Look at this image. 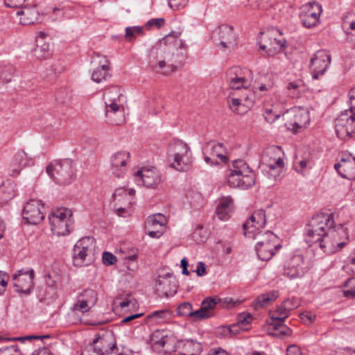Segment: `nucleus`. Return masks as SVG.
<instances>
[{"label": "nucleus", "instance_id": "7c9ffc66", "mask_svg": "<svg viewBox=\"0 0 355 355\" xmlns=\"http://www.w3.org/2000/svg\"><path fill=\"white\" fill-rule=\"evenodd\" d=\"M27 165V155L24 150H19L16 153L12 158L9 167L8 173L10 176H17L21 169Z\"/></svg>", "mask_w": 355, "mask_h": 355}, {"label": "nucleus", "instance_id": "49530a36", "mask_svg": "<svg viewBox=\"0 0 355 355\" xmlns=\"http://www.w3.org/2000/svg\"><path fill=\"white\" fill-rule=\"evenodd\" d=\"M93 306H90L89 304H87V302H85L82 300V298L78 297L77 302L74 303L71 307V311L84 313L88 312Z\"/></svg>", "mask_w": 355, "mask_h": 355}, {"label": "nucleus", "instance_id": "f03ea898", "mask_svg": "<svg viewBox=\"0 0 355 355\" xmlns=\"http://www.w3.org/2000/svg\"><path fill=\"white\" fill-rule=\"evenodd\" d=\"M181 32L172 31L150 51L152 68L163 75H169L181 66L187 58V45L180 39Z\"/></svg>", "mask_w": 355, "mask_h": 355}, {"label": "nucleus", "instance_id": "0e129e2a", "mask_svg": "<svg viewBox=\"0 0 355 355\" xmlns=\"http://www.w3.org/2000/svg\"><path fill=\"white\" fill-rule=\"evenodd\" d=\"M195 272H196L197 275L199 277H202V276L206 275L207 271H206L205 264L202 261H199L198 263L197 268L195 270Z\"/></svg>", "mask_w": 355, "mask_h": 355}, {"label": "nucleus", "instance_id": "2eb2a0df", "mask_svg": "<svg viewBox=\"0 0 355 355\" xmlns=\"http://www.w3.org/2000/svg\"><path fill=\"white\" fill-rule=\"evenodd\" d=\"M35 272L33 268L20 269L12 275L15 291L19 293L29 294L34 287Z\"/></svg>", "mask_w": 355, "mask_h": 355}, {"label": "nucleus", "instance_id": "72a5a7b5", "mask_svg": "<svg viewBox=\"0 0 355 355\" xmlns=\"http://www.w3.org/2000/svg\"><path fill=\"white\" fill-rule=\"evenodd\" d=\"M277 297L278 293L277 291H270L263 293L256 298L252 306L254 309L259 310L270 305L277 298Z\"/></svg>", "mask_w": 355, "mask_h": 355}, {"label": "nucleus", "instance_id": "7ed1b4c3", "mask_svg": "<svg viewBox=\"0 0 355 355\" xmlns=\"http://www.w3.org/2000/svg\"><path fill=\"white\" fill-rule=\"evenodd\" d=\"M105 117L107 123L121 125L126 122L125 103L126 98L118 86L106 88L103 92Z\"/></svg>", "mask_w": 355, "mask_h": 355}, {"label": "nucleus", "instance_id": "a19ab883", "mask_svg": "<svg viewBox=\"0 0 355 355\" xmlns=\"http://www.w3.org/2000/svg\"><path fill=\"white\" fill-rule=\"evenodd\" d=\"M196 313V311H193L192 310V305L189 302H183L177 309L178 315L190 317L196 320H198Z\"/></svg>", "mask_w": 355, "mask_h": 355}, {"label": "nucleus", "instance_id": "ddd939ff", "mask_svg": "<svg viewBox=\"0 0 355 355\" xmlns=\"http://www.w3.org/2000/svg\"><path fill=\"white\" fill-rule=\"evenodd\" d=\"M266 223L265 211L263 209L254 211L243 225L244 235L250 239H257L260 234H263L261 230L264 227Z\"/></svg>", "mask_w": 355, "mask_h": 355}, {"label": "nucleus", "instance_id": "6e6d98bb", "mask_svg": "<svg viewBox=\"0 0 355 355\" xmlns=\"http://www.w3.org/2000/svg\"><path fill=\"white\" fill-rule=\"evenodd\" d=\"M164 24V18L151 19L146 23L145 27L148 30L150 29L153 26H155L157 28H159L162 26H163Z\"/></svg>", "mask_w": 355, "mask_h": 355}, {"label": "nucleus", "instance_id": "dca6fc26", "mask_svg": "<svg viewBox=\"0 0 355 355\" xmlns=\"http://www.w3.org/2000/svg\"><path fill=\"white\" fill-rule=\"evenodd\" d=\"M247 74H251V71L248 69H242L239 67L230 68L227 73V82L230 89L248 91L249 81L246 78Z\"/></svg>", "mask_w": 355, "mask_h": 355}, {"label": "nucleus", "instance_id": "f8f14e48", "mask_svg": "<svg viewBox=\"0 0 355 355\" xmlns=\"http://www.w3.org/2000/svg\"><path fill=\"white\" fill-rule=\"evenodd\" d=\"M202 153L205 161L210 165L227 162V150L221 143L214 141L207 142L202 148Z\"/></svg>", "mask_w": 355, "mask_h": 355}, {"label": "nucleus", "instance_id": "69168bd1", "mask_svg": "<svg viewBox=\"0 0 355 355\" xmlns=\"http://www.w3.org/2000/svg\"><path fill=\"white\" fill-rule=\"evenodd\" d=\"M287 355H304L296 345H291L287 348Z\"/></svg>", "mask_w": 355, "mask_h": 355}, {"label": "nucleus", "instance_id": "4468645a", "mask_svg": "<svg viewBox=\"0 0 355 355\" xmlns=\"http://www.w3.org/2000/svg\"><path fill=\"white\" fill-rule=\"evenodd\" d=\"M214 41L218 42L223 49H234L237 43V35L232 26L222 24L212 33Z\"/></svg>", "mask_w": 355, "mask_h": 355}, {"label": "nucleus", "instance_id": "6e6552de", "mask_svg": "<svg viewBox=\"0 0 355 355\" xmlns=\"http://www.w3.org/2000/svg\"><path fill=\"white\" fill-rule=\"evenodd\" d=\"M72 211L66 207L53 210L49 216L52 232L57 236H66L73 229Z\"/></svg>", "mask_w": 355, "mask_h": 355}, {"label": "nucleus", "instance_id": "4c0bfd02", "mask_svg": "<svg viewBox=\"0 0 355 355\" xmlns=\"http://www.w3.org/2000/svg\"><path fill=\"white\" fill-rule=\"evenodd\" d=\"M231 110L234 112L240 113L239 107L241 106L243 103H253V94H245L243 97L241 98H232L228 101Z\"/></svg>", "mask_w": 355, "mask_h": 355}, {"label": "nucleus", "instance_id": "3c124183", "mask_svg": "<svg viewBox=\"0 0 355 355\" xmlns=\"http://www.w3.org/2000/svg\"><path fill=\"white\" fill-rule=\"evenodd\" d=\"M263 115L268 123H272L280 117L281 113L275 110L274 107H271L266 108L263 110Z\"/></svg>", "mask_w": 355, "mask_h": 355}, {"label": "nucleus", "instance_id": "9d476101", "mask_svg": "<svg viewBox=\"0 0 355 355\" xmlns=\"http://www.w3.org/2000/svg\"><path fill=\"white\" fill-rule=\"evenodd\" d=\"M257 239L258 241L255 250L258 257L262 261L270 260L282 247L279 238L270 231L265 232Z\"/></svg>", "mask_w": 355, "mask_h": 355}, {"label": "nucleus", "instance_id": "a211bd4d", "mask_svg": "<svg viewBox=\"0 0 355 355\" xmlns=\"http://www.w3.org/2000/svg\"><path fill=\"white\" fill-rule=\"evenodd\" d=\"M114 200L118 202L115 207V213L119 216H130L132 213V201L133 200V189L127 191L119 189L114 193Z\"/></svg>", "mask_w": 355, "mask_h": 355}, {"label": "nucleus", "instance_id": "de8ad7c7", "mask_svg": "<svg viewBox=\"0 0 355 355\" xmlns=\"http://www.w3.org/2000/svg\"><path fill=\"white\" fill-rule=\"evenodd\" d=\"M241 329H243L242 327L239 325L237 323L232 324L229 327H222L218 329V333L223 336H227L228 334H237Z\"/></svg>", "mask_w": 355, "mask_h": 355}, {"label": "nucleus", "instance_id": "f704fd0d", "mask_svg": "<svg viewBox=\"0 0 355 355\" xmlns=\"http://www.w3.org/2000/svg\"><path fill=\"white\" fill-rule=\"evenodd\" d=\"M342 26L347 35V40L349 42L355 43V41H354L349 37V35L352 34V32L355 31V12H348L347 15H345L343 19Z\"/></svg>", "mask_w": 355, "mask_h": 355}, {"label": "nucleus", "instance_id": "37998d69", "mask_svg": "<svg viewBox=\"0 0 355 355\" xmlns=\"http://www.w3.org/2000/svg\"><path fill=\"white\" fill-rule=\"evenodd\" d=\"M276 0H248L249 6L252 9L261 10H268L271 8Z\"/></svg>", "mask_w": 355, "mask_h": 355}, {"label": "nucleus", "instance_id": "8fccbe9b", "mask_svg": "<svg viewBox=\"0 0 355 355\" xmlns=\"http://www.w3.org/2000/svg\"><path fill=\"white\" fill-rule=\"evenodd\" d=\"M13 71L11 66H0V80L4 83H9L11 80Z\"/></svg>", "mask_w": 355, "mask_h": 355}, {"label": "nucleus", "instance_id": "bf43d9fd", "mask_svg": "<svg viewBox=\"0 0 355 355\" xmlns=\"http://www.w3.org/2000/svg\"><path fill=\"white\" fill-rule=\"evenodd\" d=\"M347 264L345 266L346 271L347 272H351L353 274H355V253L354 254H351L347 261Z\"/></svg>", "mask_w": 355, "mask_h": 355}, {"label": "nucleus", "instance_id": "b1692460", "mask_svg": "<svg viewBox=\"0 0 355 355\" xmlns=\"http://www.w3.org/2000/svg\"><path fill=\"white\" fill-rule=\"evenodd\" d=\"M44 207L41 201L31 200L24 207L23 218L28 223L36 225L44 220Z\"/></svg>", "mask_w": 355, "mask_h": 355}, {"label": "nucleus", "instance_id": "c85d7f7f", "mask_svg": "<svg viewBox=\"0 0 355 355\" xmlns=\"http://www.w3.org/2000/svg\"><path fill=\"white\" fill-rule=\"evenodd\" d=\"M116 348L115 344L111 343L107 338L98 336L95 338L92 343L87 347L97 355H105L110 354Z\"/></svg>", "mask_w": 355, "mask_h": 355}, {"label": "nucleus", "instance_id": "09e8293b", "mask_svg": "<svg viewBox=\"0 0 355 355\" xmlns=\"http://www.w3.org/2000/svg\"><path fill=\"white\" fill-rule=\"evenodd\" d=\"M349 289L343 291V295L347 298L355 297V277L349 278L344 284Z\"/></svg>", "mask_w": 355, "mask_h": 355}, {"label": "nucleus", "instance_id": "052dcab7", "mask_svg": "<svg viewBox=\"0 0 355 355\" xmlns=\"http://www.w3.org/2000/svg\"><path fill=\"white\" fill-rule=\"evenodd\" d=\"M26 0H4L5 5L9 8H20Z\"/></svg>", "mask_w": 355, "mask_h": 355}, {"label": "nucleus", "instance_id": "5fc2aeb1", "mask_svg": "<svg viewBox=\"0 0 355 355\" xmlns=\"http://www.w3.org/2000/svg\"><path fill=\"white\" fill-rule=\"evenodd\" d=\"M102 261L105 266H111L114 265L117 261V259L112 253L104 252L102 255Z\"/></svg>", "mask_w": 355, "mask_h": 355}, {"label": "nucleus", "instance_id": "338daca9", "mask_svg": "<svg viewBox=\"0 0 355 355\" xmlns=\"http://www.w3.org/2000/svg\"><path fill=\"white\" fill-rule=\"evenodd\" d=\"M207 355H230L225 349L220 347L210 349Z\"/></svg>", "mask_w": 355, "mask_h": 355}, {"label": "nucleus", "instance_id": "c03bdc74", "mask_svg": "<svg viewBox=\"0 0 355 355\" xmlns=\"http://www.w3.org/2000/svg\"><path fill=\"white\" fill-rule=\"evenodd\" d=\"M268 324L277 331V333L273 334L274 335L290 336L292 334V330L284 324V322H275L268 320Z\"/></svg>", "mask_w": 355, "mask_h": 355}, {"label": "nucleus", "instance_id": "79ce46f5", "mask_svg": "<svg viewBox=\"0 0 355 355\" xmlns=\"http://www.w3.org/2000/svg\"><path fill=\"white\" fill-rule=\"evenodd\" d=\"M171 315V312L168 310H159L155 311L150 314H148L144 318V324H149L151 320L155 322H159L161 319H165L167 316Z\"/></svg>", "mask_w": 355, "mask_h": 355}, {"label": "nucleus", "instance_id": "58836bf2", "mask_svg": "<svg viewBox=\"0 0 355 355\" xmlns=\"http://www.w3.org/2000/svg\"><path fill=\"white\" fill-rule=\"evenodd\" d=\"M33 55L37 59H45L49 56V45L43 40H37L33 50Z\"/></svg>", "mask_w": 355, "mask_h": 355}, {"label": "nucleus", "instance_id": "393cba45", "mask_svg": "<svg viewBox=\"0 0 355 355\" xmlns=\"http://www.w3.org/2000/svg\"><path fill=\"white\" fill-rule=\"evenodd\" d=\"M227 183L232 188L247 189L255 183V175H245L241 173L230 171L227 174Z\"/></svg>", "mask_w": 355, "mask_h": 355}, {"label": "nucleus", "instance_id": "1a4fd4ad", "mask_svg": "<svg viewBox=\"0 0 355 355\" xmlns=\"http://www.w3.org/2000/svg\"><path fill=\"white\" fill-rule=\"evenodd\" d=\"M46 173L57 184H69L74 178V165L70 159L55 161L46 167Z\"/></svg>", "mask_w": 355, "mask_h": 355}, {"label": "nucleus", "instance_id": "cd10ccee", "mask_svg": "<svg viewBox=\"0 0 355 355\" xmlns=\"http://www.w3.org/2000/svg\"><path fill=\"white\" fill-rule=\"evenodd\" d=\"M221 300L218 296L206 297L201 303V306L196 310V315L198 320H206L214 316V311Z\"/></svg>", "mask_w": 355, "mask_h": 355}, {"label": "nucleus", "instance_id": "774afa93", "mask_svg": "<svg viewBox=\"0 0 355 355\" xmlns=\"http://www.w3.org/2000/svg\"><path fill=\"white\" fill-rule=\"evenodd\" d=\"M304 322L311 323L315 319V315L311 313H302L300 316Z\"/></svg>", "mask_w": 355, "mask_h": 355}, {"label": "nucleus", "instance_id": "864d4df0", "mask_svg": "<svg viewBox=\"0 0 355 355\" xmlns=\"http://www.w3.org/2000/svg\"><path fill=\"white\" fill-rule=\"evenodd\" d=\"M0 355H22L17 345H11L0 349Z\"/></svg>", "mask_w": 355, "mask_h": 355}, {"label": "nucleus", "instance_id": "2f4dec72", "mask_svg": "<svg viewBox=\"0 0 355 355\" xmlns=\"http://www.w3.org/2000/svg\"><path fill=\"white\" fill-rule=\"evenodd\" d=\"M98 63L99 66L94 70L92 74V80L98 83L106 80L110 76V71L111 69L110 62L107 57H103Z\"/></svg>", "mask_w": 355, "mask_h": 355}, {"label": "nucleus", "instance_id": "ea45409f", "mask_svg": "<svg viewBox=\"0 0 355 355\" xmlns=\"http://www.w3.org/2000/svg\"><path fill=\"white\" fill-rule=\"evenodd\" d=\"M230 171L241 173L245 175L254 174L247 163L242 159L234 160L232 163V168Z\"/></svg>", "mask_w": 355, "mask_h": 355}, {"label": "nucleus", "instance_id": "423d86ee", "mask_svg": "<svg viewBox=\"0 0 355 355\" xmlns=\"http://www.w3.org/2000/svg\"><path fill=\"white\" fill-rule=\"evenodd\" d=\"M168 155L173 158L171 166L179 171H187L192 163L190 148L182 140L173 139L168 148Z\"/></svg>", "mask_w": 355, "mask_h": 355}, {"label": "nucleus", "instance_id": "473e14b6", "mask_svg": "<svg viewBox=\"0 0 355 355\" xmlns=\"http://www.w3.org/2000/svg\"><path fill=\"white\" fill-rule=\"evenodd\" d=\"M17 15L19 16V21L23 25L33 24L39 20V12L35 6L23 7L17 11Z\"/></svg>", "mask_w": 355, "mask_h": 355}, {"label": "nucleus", "instance_id": "6ab92c4d", "mask_svg": "<svg viewBox=\"0 0 355 355\" xmlns=\"http://www.w3.org/2000/svg\"><path fill=\"white\" fill-rule=\"evenodd\" d=\"M308 270L301 254L293 255L286 261L284 265L283 275L289 279L302 277Z\"/></svg>", "mask_w": 355, "mask_h": 355}, {"label": "nucleus", "instance_id": "a878e982", "mask_svg": "<svg viewBox=\"0 0 355 355\" xmlns=\"http://www.w3.org/2000/svg\"><path fill=\"white\" fill-rule=\"evenodd\" d=\"M334 168L338 173L346 179L355 177V157L351 154H343L339 162L334 164Z\"/></svg>", "mask_w": 355, "mask_h": 355}, {"label": "nucleus", "instance_id": "13d9d810", "mask_svg": "<svg viewBox=\"0 0 355 355\" xmlns=\"http://www.w3.org/2000/svg\"><path fill=\"white\" fill-rule=\"evenodd\" d=\"M252 318L250 314L243 313L238 315L236 323L244 329L245 325L250 324Z\"/></svg>", "mask_w": 355, "mask_h": 355}, {"label": "nucleus", "instance_id": "e433bc0d", "mask_svg": "<svg viewBox=\"0 0 355 355\" xmlns=\"http://www.w3.org/2000/svg\"><path fill=\"white\" fill-rule=\"evenodd\" d=\"M284 306L283 304H281L275 311H270V319L268 320L275 322H284L290 315L289 311L288 309L284 310Z\"/></svg>", "mask_w": 355, "mask_h": 355}, {"label": "nucleus", "instance_id": "e2e57ef3", "mask_svg": "<svg viewBox=\"0 0 355 355\" xmlns=\"http://www.w3.org/2000/svg\"><path fill=\"white\" fill-rule=\"evenodd\" d=\"M306 166H307L306 160L302 159V160H300L299 162H295L294 167L295 168V171L297 173L304 175V169L306 168Z\"/></svg>", "mask_w": 355, "mask_h": 355}, {"label": "nucleus", "instance_id": "20e7f679", "mask_svg": "<svg viewBox=\"0 0 355 355\" xmlns=\"http://www.w3.org/2000/svg\"><path fill=\"white\" fill-rule=\"evenodd\" d=\"M349 109L336 118L335 128L338 137L343 140L352 137L355 132V89L349 92Z\"/></svg>", "mask_w": 355, "mask_h": 355}, {"label": "nucleus", "instance_id": "f3484780", "mask_svg": "<svg viewBox=\"0 0 355 355\" xmlns=\"http://www.w3.org/2000/svg\"><path fill=\"white\" fill-rule=\"evenodd\" d=\"M161 181V174L155 167H141L135 173V182L138 185L155 189Z\"/></svg>", "mask_w": 355, "mask_h": 355}, {"label": "nucleus", "instance_id": "680f3d73", "mask_svg": "<svg viewBox=\"0 0 355 355\" xmlns=\"http://www.w3.org/2000/svg\"><path fill=\"white\" fill-rule=\"evenodd\" d=\"M282 304L284 306V308L285 309H288L289 312L291 310L298 306V303L294 299H287L284 300Z\"/></svg>", "mask_w": 355, "mask_h": 355}, {"label": "nucleus", "instance_id": "39448f33", "mask_svg": "<svg viewBox=\"0 0 355 355\" xmlns=\"http://www.w3.org/2000/svg\"><path fill=\"white\" fill-rule=\"evenodd\" d=\"M283 151L277 146L267 148L261 157V163L263 170L269 175V178L277 181L284 168V162L282 158Z\"/></svg>", "mask_w": 355, "mask_h": 355}, {"label": "nucleus", "instance_id": "bb28decb", "mask_svg": "<svg viewBox=\"0 0 355 355\" xmlns=\"http://www.w3.org/2000/svg\"><path fill=\"white\" fill-rule=\"evenodd\" d=\"M322 7L317 3H311L307 10L304 11L300 16L302 25L306 28L316 26L320 21Z\"/></svg>", "mask_w": 355, "mask_h": 355}, {"label": "nucleus", "instance_id": "4be33fe9", "mask_svg": "<svg viewBox=\"0 0 355 355\" xmlns=\"http://www.w3.org/2000/svg\"><path fill=\"white\" fill-rule=\"evenodd\" d=\"M110 170L116 178L125 174L131 163V154L126 151H119L112 155L110 159Z\"/></svg>", "mask_w": 355, "mask_h": 355}, {"label": "nucleus", "instance_id": "aec40b11", "mask_svg": "<svg viewBox=\"0 0 355 355\" xmlns=\"http://www.w3.org/2000/svg\"><path fill=\"white\" fill-rule=\"evenodd\" d=\"M167 219L162 214H156L148 217L145 222L146 234L151 238L159 239L166 230Z\"/></svg>", "mask_w": 355, "mask_h": 355}, {"label": "nucleus", "instance_id": "c9c22d12", "mask_svg": "<svg viewBox=\"0 0 355 355\" xmlns=\"http://www.w3.org/2000/svg\"><path fill=\"white\" fill-rule=\"evenodd\" d=\"M178 347L189 354L198 355L202 351L201 344L193 340H181L178 342Z\"/></svg>", "mask_w": 355, "mask_h": 355}, {"label": "nucleus", "instance_id": "5701e85b", "mask_svg": "<svg viewBox=\"0 0 355 355\" xmlns=\"http://www.w3.org/2000/svg\"><path fill=\"white\" fill-rule=\"evenodd\" d=\"M331 63V56L325 50L318 51L310 60V69L313 79L324 74Z\"/></svg>", "mask_w": 355, "mask_h": 355}, {"label": "nucleus", "instance_id": "412c9836", "mask_svg": "<svg viewBox=\"0 0 355 355\" xmlns=\"http://www.w3.org/2000/svg\"><path fill=\"white\" fill-rule=\"evenodd\" d=\"M263 44L259 48L266 51L269 55L279 53L284 46L286 40L278 31L267 33L262 39Z\"/></svg>", "mask_w": 355, "mask_h": 355}, {"label": "nucleus", "instance_id": "a18cd8bd", "mask_svg": "<svg viewBox=\"0 0 355 355\" xmlns=\"http://www.w3.org/2000/svg\"><path fill=\"white\" fill-rule=\"evenodd\" d=\"M78 297L87 302L90 306H94L98 300L97 293L93 289H85Z\"/></svg>", "mask_w": 355, "mask_h": 355}, {"label": "nucleus", "instance_id": "603ef678", "mask_svg": "<svg viewBox=\"0 0 355 355\" xmlns=\"http://www.w3.org/2000/svg\"><path fill=\"white\" fill-rule=\"evenodd\" d=\"M46 282L49 286H57L61 282V276L55 272H50L46 276Z\"/></svg>", "mask_w": 355, "mask_h": 355}, {"label": "nucleus", "instance_id": "f257e3e1", "mask_svg": "<svg viewBox=\"0 0 355 355\" xmlns=\"http://www.w3.org/2000/svg\"><path fill=\"white\" fill-rule=\"evenodd\" d=\"M306 241L310 246L318 245L331 254L341 250L348 239L347 229L341 224L335 225L332 213L314 215L306 225Z\"/></svg>", "mask_w": 355, "mask_h": 355}, {"label": "nucleus", "instance_id": "0eeeda50", "mask_svg": "<svg viewBox=\"0 0 355 355\" xmlns=\"http://www.w3.org/2000/svg\"><path fill=\"white\" fill-rule=\"evenodd\" d=\"M95 249L94 237L85 236L78 240L73 248V264L77 267L90 265L95 260Z\"/></svg>", "mask_w": 355, "mask_h": 355}, {"label": "nucleus", "instance_id": "c756f323", "mask_svg": "<svg viewBox=\"0 0 355 355\" xmlns=\"http://www.w3.org/2000/svg\"><path fill=\"white\" fill-rule=\"evenodd\" d=\"M234 208V200L232 196H223L216 209V214L220 220H227Z\"/></svg>", "mask_w": 355, "mask_h": 355}, {"label": "nucleus", "instance_id": "4d7b16f0", "mask_svg": "<svg viewBox=\"0 0 355 355\" xmlns=\"http://www.w3.org/2000/svg\"><path fill=\"white\" fill-rule=\"evenodd\" d=\"M189 0H168V6L173 10H179L184 8Z\"/></svg>", "mask_w": 355, "mask_h": 355}, {"label": "nucleus", "instance_id": "9b49d317", "mask_svg": "<svg viewBox=\"0 0 355 355\" xmlns=\"http://www.w3.org/2000/svg\"><path fill=\"white\" fill-rule=\"evenodd\" d=\"M144 315L142 313H135V330H137V338L144 340L146 343H150L153 347H163L167 342L168 336L164 331L157 330L150 333V325H136L138 321L135 320Z\"/></svg>", "mask_w": 355, "mask_h": 355}]
</instances>
